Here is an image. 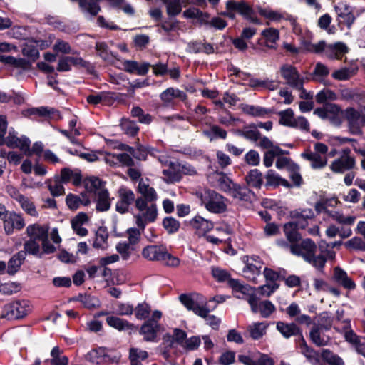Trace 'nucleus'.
<instances>
[{
    "mask_svg": "<svg viewBox=\"0 0 365 365\" xmlns=\"http://www.w3.org/2000/svg\"><path fill=\"white\" fill-rule=\"evenodd\" d=\"M6 130V117L0 115V146L6 145L10 148H19L26 155L31 156L30 140L24 135L18 137L17 133L13 128L9 129L8 135L5 137Z\"/></svg>",
    "mask_w": 365,
    "mask_h": 365,
    "instance_id": "nucleus-1",
    "label": "nucleus"
},
{
    "mask_svg": "<svg viewBox=\"0 0 365 365\" xmlns=\"http://www.w3.org/2000/svg\"><path fill=\"white\" fill-rule=\"evenodd\" d=\"M195 195L200 205L211 213L221 214L227 210V200L215 190L205 189L196 192Z\"/></svg>",
    "mask_w": 365,
    "mask_h": 365,
    "instance_id": "nucleus-2",
    "label": "nucleus"
},
{
    "mask_svg": "<svg viewBox=\"0 0 365 365\" xmlns=\"http://www.w3.org/2000/svg\"><path fill=\"white\" fill-rule=\"evenodd\" d=\"M145 201L143 199L135 200V207L138 213L134 217L137 226L142 230L145 229L147 223L155 222L158 215L156 205Z\"/></svg>",
    "mask_w": 365,
    "mask_h": 365,
    "instance_id": "nucleus-3",
    "label": "nucleus"
},
{
    "mask_svg": "<svg viewBox=\"0 0 365 365\" xmlns=\"http://www.w3.org/2000/svg\"><path fill=\"white\" fill-rule=\"evenodd\" d=\"M31 311V304L26 299H18L4 306L1 318L9 320L19 319L28 315Z\"/></svg>",
    "mask_w": 365,
    "mask_h": 365,
    "instance_id": "nucleus-4",
    "label": "nucleus"
},
{
    "mask_svg": "<svg viewBox=\"0 0 365 365\" xmlns=\"http://www.w3.org/2000/svg\"><path fill=\"white\" fill-rule=\"evenodd\" d=\"M243 261L246 262L242 269L244 277L249 281L257 284V279L261 275L263 262L256 255L245 256Z\"/></svg>",
    "mask_w": 365,
    "mask_h": 365,
    "instance_id": "nucleus-5",
    "label": "nucleus"
},
{
    "mask_svg": "<svg viewBox=\"0 0 365 365\" xmlns=\"http://www.w3.org/2000/svg\"><path fill=\"white\" fill-rule=\"evenodd\" d=\"M341 107L334 103H326L322 108H317L314 110V114L323 120H328L335 125L341 123V116L343 115Z\"/></svg>",
    "mask_w": 365,
    "mask_h": 365,
    "instance_id": "nucleus-6",
    "label": "nucleus"
},
{
    "mask_svg": "<svg viewBox=\"0 0 365 365\" xmlns=\"http://www.w3.org/2000/svg\"><path fill=\"white\" fill-rule=\"evenodd\" d=\"M162 317V312L159 310L153 312L151 318L148 319L141 326L140 334L143 336L144 340L147 341H153L159 329L158 321Z\"/></svg>",
    "mask_w": 365,
    "mask_h": 365,
    "instance_id": "nucleus-7",
    "label": "nucleus"
},
{
    "mask_svg": "<svg viewBox=\"0 0 365 365\" xmlns=\"http://www.w3.org/2000/svg\"><path fill=\"white\" fill-rule=\"evenodd\" d=\"M343 115L348 123L349 131L352 134H361V127L365 124V116L362 113L350 107L344 110Z\"/></svg>",
    "mask_w": 365,
    "mask_h": 365,
    "instance_id": "nucleus-8",
    "label": "nucleus"
},
{
    "mask_svg": "<svg viewBox=\"0 0 365 365\" xmlns=\"http://www.w3.org/2000/svg\"><path fill=\"white\" fill-rule=\"evenodd\" d=\"M199 294H181L179 297L181 303L188 309L200 317L206 316L209 310L203 305L205 301Z\"/></svg>",
    "mask_w": 365,
    "mask_h": 365,
    "instance_id": "nucleus-9",
    "label": "nucleus"
},
{
    "mask_svg": "<svg viewBox=\"0 0 365 365\" xmlns=\"http://www.w3.org/2000/svg\"><path fill=\"white\" fill-rule=\"evenodd\" d=\"M6 191L9 196L20 205L22 210L26 214L32 217H38V212L34 202L29 197L20 193V192L13 186H8Z\"/></svg>",
    "mask_w": 365,
    "mask_h": 365,
    "instance_id": "nucleus-10",
    "label": "nucleus"
},
{
    "mask_svg": "<svg viewBox=\"0 0 365 365\" xmlns=\"http://www.w3.org/2000/svg\"><path fill=\"white\" fill-rule=\"evenodd\" d=\"M118 200L115 205V210L119 213L123 214L129 210V207L135 202L133 191L125 186H121L118 190Z\"/></svg>",
    "mask_w": 365,
    "mask_h": 365,
    "instance_id": "nucleus-11",
    "label": "nucleus"
},
{
    "mask_svg": "<svg viewBox=\"0 0 365 365\" xmlns=\"http://www.w3.org/2000/svg\"><path fill=\"white\" fill-rule=\"evenodd\" d=\"M316 250L315 243L310 239H306L300 244L290 245V252L293 255L302 256L305 261L311 259V257L315 253Z\"/></svg>",
    "mask_w": 365,
    "mask_h": 365,
    "instance_id": "nucleus-12",
    "label": "nucleus"
},
{
    "mask_svg": "<svg viewBox=\"0 0 365 365\" xmlns=\"http://www.w3.org/2000/svg\"><path fill=\"white\" fill-rule=\"evenodd\" d=\"M281 76L285 80L286 83L292 88L301 87L302 81L304 80L300 76L297 68L289 64H284L279 68Z\"/></svg>",
    "mask_w": 365,
    "mask_h": 365,
    "instance_id": "nucleus-13",
    "label": "nucleus"
},
{
    "mask_svg": "<svg viewBox=\"0 0 365 365\" xmlns=\"http://www.w3.org/2000/svg\"><path fill=\"white\" fill-rule=\"evenodd\" d=\"M298 228L304 229L314 219V211L310 208H299L290 212Z\"/></svg>",
    "mask_w": 365,
    "mask_h": 365,
    "instance_id": "nucleus-14",
    "label": "nucleus"
},
{
    "mask_svg": "<svg viewBox=\"0 0 365 365\" xmlns=\"http://www.w3.org/2000/svg\"><path fill=\"white\" fill-rule=\"evenodd\" d=\"M257 11L265 19L268 21L267 24H269V22H281L282 20H287L292 22H294V19L290 15H289L285 11H282L279 10H273L269 7L262 8L261 6L257 7Z\"/></svg>",
    "mask_w": 365,
    "mask_h": 365,
    "instance_id": "nucleus-15",
    "label": "nucleus"
},
{
    "mask_svg": "<svg viewBox=\"0 0 365 365\" xmlns=\"http://www.w3.org/2000/svg\"><path fill=\"white\" fill-rule=\"evenodd\" d=\"M226 7L227 10H236L245 18L250 20L251 22L256 24H260L261 21L253 16L254 12L250 6H249L244 1L236 2L233 1H229L226 3Z\"/></svg>",
    "mask_w": 365,
    "mask_h": 365,
    "instance_id": "nucleus-16",
    "label": "nucleus"
},
{
    "mask_svg": "<svg viewBox=\"0 0 365 365\" xmlns=\"http://www.w3.org/2000/svg\"><path fill=\"white\" fill-rule=\"evenodd\" d=\"M24 225L23 217L15 212L7 213L4 217V227L7 235L11 234L14 229H22Z\"/></svg>",
    "mask_w": 365,
    "mask_h": 365,
    "instance_id": "nucleus-17",
    "label": "nucleus"
},
{
    "mask_svg": "<svg viewBox=\"0 0 365 365\" xmlns=\"http://www.w3.org/2000/svg\"><path fill=\"white\" fill-rule=\"evenodd\" d=\"M349 51L346 44L337 42L333 44H326L324 47L325 56L329 59H341Z\"/></svg>",
    "mask_w": 365,
    "mask_h": 365,
    "instance_id": "nucleus-18",
    "label": "nucleus"
},
{
    "mask_svg": "<svg viewBox=\"0 0 365 365\" xmlns=\"http://www.w3.org/2000/svg\"><path fill=\"white\" fill-rule=\"evenodd\" d=\"M160 98L165 106H169L174 103L175 99L185 101L187 98V95L185 92L178 88L170 87L162 92L160 95Z\"/></svg>",
    "mask_w": 365,
    "mask_h": 365,
    "instance_id": "nucleus-19",
    "label": "nucleus"
},
{
    "mask_svg": "<svg viewBox=\"0 0 365 365\" xmlns=\"http://www.w3.org/2000/svg\"><path fill=\"white\" fill-rule=\"evenodd\" d=\"M66 203L70 210H76L81 205H90L91 199L87 192H81L80 195L68 194L66 197Z\"/></svg>",
    "mask_w": 365,
    "mask_h": 365,
    "instance_id": "nucleus-20",
    "label": "nucleus"
},
{
    "mask_svg": "<svg viewBox=\"0 0 365 365\" xmlns=\"http://www.w3.org/2000/svg\"><path fill=\"white\" fill-rule=\"evenodd\" d=\"M165 251L163 245H148L143 248L142 255L148 260L161 262Z\"/></svg>",
    "mask_w": 365,
    "mask_h": 365,
    "instance_id": "nucleus-21",
    "label": "nucleus"
},
{
    "mask_svg": "<svg viewBox=\"0 0 365 365\" xmlns=\"http://www.w3.org/2000/svg\"><path fill=\"white\" fill-rule=\"evenodd\" d=\"M164 180L167 182H174L180 180L182 175L180 165L177 162H169L168 168L163 170Z\"/></svg>",
    "mask_w": 365,
    "mask_h": 365,
    "instance_id": "nucleus-22",
    "label": "nucleus"
},
{
    "mask_svg": "<svg viewBox=\"0 0 365 365\" xmlns=\"http://www.w3.org/2000/svg\"><path fill=\"white\" fill-rule=\"evenodd\" d=\"M138 192L141 195V197L137 199L145 200L146 202L153 203L157 199V193L154 188L149 185L148 180L140 179L139 180Z\"/></svg>",
    "mask_w": 365,
    "mask_h": 365,
    "instance_id": "nucleus-23",
    "label": "nucleus"
},
{
    "mask_svg": "<svg viewBox=\"0 0 365 365\" xmlns=\"http://www.w3.org/2000/svg\"><path fill=\"white\" fill-rule=\"evenodd\" d=\"M123 69L130 73H136L139 76H145L148 73L151 65L149 63L143 62L139 64L135 61H125L123 63Z\"/></svg>",
    "mask_w": 365,
    "mask_h": 365,
    "instance_id": "nucleus-24",
    "label": "nucleus"
},
{
    "mask_svg": "<svg viewBox=\"0 0 365 365\" xmlns=\"http://www.w3.org/2000/svg\"><path fill=\"white\" fill-rule=\"evenodd\" d=\"M279 83V81L269 78L259 79L252 78L249 80L248 86L254 89L263 88L273 91L278 89Z\"/></svg>",
    "mask_w": 365,
    "mask_h": 365,
    "instance_id": "nucleus-25",
    "label": "nucleus"
},
{
    "mask_svg": "<svg viewBox=\"0 0 365 365\" xmlns=\"http://www.w3.org/2000/svg\"><path fill=\"white\" fill-rule=\"evenodd\" d=\"M334 279L346 289L352 290L356 288L354 282L348 276L344 270L338 267L334 269Z\"/></svg>",
    "mask_w": 365,
    "mask_h": 365,
    "instance_id": "nucleus-26",
    "label": "nucleus"
},
{
    "mask_svg": "<svg viewBox=\"0 0 365 365\" xmlns=\"http://www.w3.org/2000/svg\"><path fill=\"white\" fill-rule=\"evenodd\" d=\"M297 346L299 349L300 353L304 355L309 361L313 364L319 362L318 353L307 344L303 336L299 338Z\"/></svg>",
    "mask_w": 365,
    "mask_h": 365,
    "instance_id": "nucleus-27",
    "label": "nucleus"
},
{
    "mask_svg": "<svg viewBox=\"0 0 365 365\" xmlns=\"http://www.w3.org/2000/svg\"><path fill=\"white\" fill-rule=\"evenodd\" d=\"M324 328L314 324L310 330L309 338L313 344L317 346H327L330 341V338L323 334L322 329Z\"/></svg>",
    "mask_w": 365,
    "mask_h": 365,
    "instance_id": "nucleus-28",
    "label": "nucleus"
},
{
    "mask_svg": "<svg viewBox=\"0 0 365 365\" xmlns=\"http://www.w3.org/2000/svg\"><path fill=\"white\" fill-rule=\"evenodd\" d=\"M277 331L285 338L289 339L294 336H302L300 329L294 323L277 322Z\"/></svg>",
    "mask_w": 365,
    "mask_h": 365,
    "instance_id": "nucleus-29",
    "label": "nucleus"
},
{
    "mask_svg": "<svg viewBox=\"0 0 365 365\" xmlns=\"http://www.w3.org/2000/svg\"><path fill=\"white\" fill-rule=\"evenodd\" d=\"M88 216L85 212H79L71 220V227L73 231L78 235L84 237L88 234V230L83 225L88 221Z\"/></svg>",
    "mask_w": 365,
    "mask_h": 365,
    "instance_id": "nucleus-30",
    "label": "nucleus"
},
{
    "mask_svg": "<svg viewBox=\"0 0 365 365\" xmlns=\"http://www.w3.org/2000/svg\"><path fill=\"white\" fill-rule=\"evenodd\" d=\"M302 157L309 161L311 167L314 169H320L324 168L327 163L326 155H322L319 153L306 151L301 154Z\"/></svg>",
    "mask_w": 365,
    "mask_h": 365,
    "instance_id": "nucleus-31",
    "label": "nucleus"
},
{
    "mask_svg": "<svg viewBox=\"0 0 365 365\" xmlns=\"http://www.w3.org/2000/svg\"><path fill=\"white\" fill-rule=\"evenodd\" d=\"M355 165V160L344 159L339 157L331 162L329 168L334 173H343L346 170L354 168Z\"/></svg>",
    "mask_w": 365,
    "mask_h": 365,
    "instance_id": "nucleus-32",
    "label": "nucleus"
},
{
    "mask_svg": "<svg viewBox=\"0 0 365 365\" xmlns=\"http://www.w3.org/2000/svg\"><path fill=\"white\" fill-rule=\"evenodd\" d=\"M48 226L35 223L26 227V234L31 239L42 240L48 234Z\"/></svg>",
    "mask_w": 365,
    "mask_h": 365,
    "instance_id": "nucleus-33",
    "label": "nucleus"
},
{
    "mask_svg": "<svg viewBox=\"0 0 365 365\" xmlns=\"http://www.w3.org/2000/svg\"><path fill=\"white\" fill-rule=\"evenodd\" d=\"M261 35L264 38V45L271 49H276L277 41L279 39V31L274 28H268L264 29Z\"/></svg>",
    "mask_w": 365,
    "mask_h": 365,
    "instance_id": "nucleus-34",
    "label": "nucleus"
},
{
    "mask_svg": "<svg viewBox=\"0 0 365 365\" xmlns=\"http://www.w3.org/2000/svg\"><path fill=\"white\" fill-rule=\"evenodd\" d=\"M192 227L197 230L199 235H204L213 229V223L201 216H195L190 221Z\"/></svg>",
    "mask_w": 365,
    "mask_h": 365,
    "instance_id": "nucleus-35",
    "label": "nucleus"
},
{
    "mask_svg": "<svg viewBox=\"0 0 365 365\" xmlns=\"http://www.w3.org/2000/svg\"><path fill=\"white\" fill-rule=\"evenodd\" d=\"M86 359L91 363L102 364L109 361L110 358L106 355L103 348L93 349L87 353Z\"/></svg>",
    "mask_w": 365,
    "mask_h": 365,
    "instance_id": "nucleus-36",
    "label": "nucleus"
},
{
    "mask_svg": "<svg viewBox=\"0 0 365 365\" xmlns=\"http://www.w3.org/2000/svg\"><path fill=\"white\" fill-rule=\"evenodd\" d=\"M183 16L187 19H196L201 25L209 26V14L204 13L197 8H190L183 12Z\"/></svg>",
    "mask_w": 365,
    "mask_h": 365,
    "instance_id": "nucleus-37",
    "label": "nucleus"
},
{
    "mask_svg": "<svg viewBox=\"0 0 365 365\" xmlns=\"http://www.w3.org/2000/svg\"><path fill=\"white\" fill-rule=\"evenodd\" d=\"M268 326L267 322H254L247 327V331L252 339L258 340L265 335Z\"/></svg>",
    "mask_w": 365,
    "mask_h": 365,
    "instance_id": "nucleus-38",
    "label": "nucleus"
},
{
    "mask_svg": "<svg viewBox=\"0 0 365 365\" xmlns=\"http://www.w3.org/2000/svg\"><path fill=\"white\" fill-rule=\"evenodd\" d=\"M107 324L119 331L133 330L135 326L127 320L115 316H108L106 318Z\"/></svg>",
    "mask_w": 365,
    "mask_h": 365,
    "instance_id": "nucleus-39",
    "label": "nucleus"
},
{
    "mask_svg": "<svg viewBox=\"0 0 365 365\" xmlns=\"http://www.w3.org/2000/svg\"><path fill=\"white\" fill-rule=\"evenodd\" d=\"M242 289L243 290L241 296H243V299H247L252 312L257 313L258 308L257 297L255 294V288H253L248 284H244Z\"/></svg>",
    "mask_w": 365,
    "mask_h": 365,
    "instance_id": "nucleus-40",
    "label": "nucleus"
},
{
    "mask_svg": "<svg viewBox=\"0 0 365 365\" xmlns=\"http://www.w3.org/2000/svg\"><path fill=\"white\" fill-rule=\"evenodd\" d=\"M344 326L340 328L338 327L334 329L338 332H344V336L345 340L350 343L353 346L360 340L359 336H357L352 329H350V321L344 320L343 322Z\"/></svg>",
    "mask_w": 365,
    "mask_h": 365,
    "instance_id": "nucleus-41",
    "label": "nucleus"
},
{
    "mask_svg": "<svg viewBox=\"0 0 365 365\" xmlns=\"http://www.w3.org/2000/svg\"><path fill=\"white\" fill-rule=\"evenodd\" d=\"M245 180L248 186L259 188L263 184L262 174L259 170L252 169L246 175Z\"/></svg>",
    "mask_w": 365,
    "mask_h": 365,
    "instance_id": "nucleus-42",
    "label": "nucleus"
},
{
    "mask_svg": "<svg viewBox=\"0 0 365 365\" xmlns=\"http://www.w3.org/2000/svg\"><path fill=\"white\" fill-rule=\"evenodd\" d=\"M22 54L32 62L36 61L39 58L37 43L32 41L26 42L22 48Z\"/></svg>",
    "mask_w": 365,
    "mask_h": 365,
    "instance_id": "nucleus-43",
    "label": "nucleus"
},
{
    "mask_svg": "<svg viewBox=\"0 0 365 365\" xmlns=\"http://www.w3.org/2000/svg\"><path fill=\"white\" fill-rule=\"evenodd\" d=\"M96 210L99 212H105L109 210L110 207V198L108 190L100 191L96 194Z\"/></svg>",
    "mask_w": 365,
    "mask_h": 365,
    "instance_id": "nucleus-44",
    "label": "nucleus"
},
{
    "mask_svg": "<svg viewBox=\"0 0 365 365\" xmlns=\"http://www.w3.org/2000/svg\"><path fill=\"white\" fill-rule=\"evenodd\" d=\"M266 185L277 187L282 185L284 187H289V184L285 179L282 178L273 170H269L265 175Z\"/></svg>",
    "mask_w": 365,
    "mask_h": 365,
    "instance_id": "nucleus-45",
    "label": "nucleus"
},
{
    "mask_svg": "<svg viewBox=\"0 0 365 365\" xmlns=\"http://www.w3.org/2000/svg\"><path fill=\"white\" fill-rule=\"evenodd\" d=\"M229 194L234 198L247 201L249 200L250 190L245 187H241L237 183H233L229 190Z\"/></svg>",
    "mask_w": 365,
    "mask_h": 365,
    "instance_id": "nucleus-46",
    "label": "nucleus"
},
{
    "mask_svg": "<svg viewBox=\"0 0 365 365\" xmlns=\"http://www.w3.org/2000/svg\"><path fill=\"white\" fill-rule=\"evenodd\" d=\"M298 227L294 222H288L284 225V232L288 241L292 244L298 242L301 236L297 232Z\"/></svg>",
    "mask_w": 365,
    "mask_h": 365,
    "instance_id": "nucleus-47",
    "label": "nucleus"
},
{
    "mask_svg": "<svg viewBox=\"0 0 365 365\" xmlns=\"http://www.w3.org/2000/svg\"><path fill=\"white\" fill-rule=\"evenodd\" d=\"M85 187L88 192H94L96 195L101 190H106L105 182L96 177L88 178L85 182Z\"/></svg>",
    "mask_w": 365,
    "mask_h": 365,
    "instance_id": "nucleus-48",
    "label": "nucleus"
},
{
    "mask_svg": "<svg viewBox=\"0 0 365 365\" xmlns=\"http://www.w3.org/2000/svg\"><path fill=\"white\" fill-rule=\"evenodd\" d=\"M148 357L146 351L138 348H130L129 351V359L130 365H141V362Z\"/></svg>",
    "mask_w": 365,
    "mask_h": 365,
    "instance_id": "nucleus-49",
    "label": "nucleus"
},
{
    "mask_svg": "<svg viewBox=\"0 0 365 365\" xmlns=\"http://www.w3.org/2000/svg\"><path fill=\"white\" fill-rule=\"evenodd\" d=\"M210 178L216 180L217 182L215 185L218 186L222 190L227 192L234 183L233 181L222 173H214L212 176H210Z\"/></svg>",
    "mask_w": 365,
    "mask_h": 365,
    "instance_id": "nucleus-50",
    "label": "nucleus"
},
{
    "mask_svg": "<svg viewBox=\"0 0 365 365\" xmlns=\"http://www.w3.org/2000/svg\"><path fill=\"white\" fill-rule=\"evenodd\" d=\"M24 251H22L26 254L36 256L38 257H42V253H41V247L39 243L35 239H29L26 241L24 245Z\"/></svg>",
    "mask_w": 365,
    "mask_h": 365,
    "instance_id": "nucleus-51",
    "label": "nucleus"
},
{
    "mask_svg": "<svg viewBox=\"0 0 365 365\" xmlns=\"http://www.w3.org/2000/svg\"><path fill=\"white\" fill-rule=\"evenodd\" d=\"M24 259L25 253H24L22 251H20L14 255L8 262V272L11 274L16 273Z\"/></svg>",
    "mask_w": 365,
    "mask_h": 365,
    "instance_id": "nucleus-52",
    "label": "nucleus"
},
{
    "mask_svg": "<svg viewBox=\"0 0 365 365\" xmlns=\"http://www.w3.org/2000/svg\"><path fill=\"white\" fill-rule=\"evenodd\" d=\"M241 108L245 113L255 117H262L269 113L266 108L258 106L242 104Z\"/></svg>",
    "mask_w": 365,
    "mask_h": 365,
    "instance_id": "nucleus-53",
    "label": "nucleus"
},
{
    "mask_svg": "<svg viewBox=\"0 0 365 365\" xmlns=\"http://www.w3.org/2000/svg\"><path fill=\"white\" fill-rule=\"evenodd\" d=\"M116 250L123 260H128L135 252V247L127 242H120L117 244Z\"/></svg>",
    "mask_w": 365,
    "mask_h": 365,
    "instance_id": "nucleus-54",
    "label": "nucleus"
},
{
    "mask_svg": "<svg viewBox=\"0 0 365 365\" xmlns=\"http://www.w3.org/2000/svg\"><path fill=\"white\" fill-rule=\"evenodd\" d=\"M60 180L63 183H67L72 180L74 185H78L81 181V175L74 173L71 169L66 168L61 171Z\"/></svg>",
    "mask_w": 365,
    "mask_h": 365,
    "instance_id": "nucleus-55",
    "label": "nucleus"
},
{
    "mask_svg": "<svg viewBox=\"0 0 365 365\" xmlns=\"http://www.w3.org/2000/svg\"><path fill=\"white\" fill-rule=\"evenodd\" d=\"M63 351L58 347L55 346L51 351V363L53 365H66L68 359L66 356L62 354Z\"/></svg>",
    "mask_w": 365,
    "mask_h": 365,
    "instance_id": "nucleus-56",
    "label": "nucleus"
},
{
    "mask_svg": "<svg viewBox=\"0 0 365 365\" xmlns=\"http://www.w3.org/2000/svg\"><path fill=\"white\" fill-rule=\"evenodd\" d=\"M318 103H323L325 101H334L339 99L338 95L333 91L325 88L319 91L315 96Z\"/></svg>",
    "mask_w": 365,
    "mask_h": 365,
    "instance_id": "nucleus-57",
    "label": "nucleus"
},
{
    "mask_svg": "<svg viewBox=\"0 0 365 365\" xmlns=\"http://www.w3.org/2000/svg\"><path fill=\"white\" fill-rule=\"evenodd\" d=\"M278 115L279 116V123L281 125L292 128L295 118L292 109L287 108L284 110L279 112Z\"/></svg>",
    "mask_w": 365,
    "mask_h": 365,
    "instance_id": "nucleus-58",
    "label": "nucleus"
},
{
    "mask_svg": "<svg viewBox=\"0 0 365 365\" xmlns=\"http://www.w3.org/2000/svg\"><path fill=\"white\" fill-rule=\"evenodd\" d=\"M322 358L329 365H344L343 359L328 349H324L321 354Z\"/></svg>",
    "mask_w": 365,
    "mask_h": 365,
    "instance_id": "nucleus-59",
    "label": "nucleus"
},
{
    "mask_svg": "<svg viewBox=\"0 0 365 365\" xmlns=\"http://www.w3.org/2000/svg\"><path fill=\"white\" fill-rule=\"evenodd\" d=\"M134 312L135 317L139 320H143L148 317L151 312V307L145 302L139 303L134 308Z\"/></svg>",
    "mask_w": 365,
    "mask_h": 365,
    "instance_id": "nucleus-60",
    "label": "nucleus"
},
{
    "mask_svg": "<svg viewBox=\"0 0 365 365\" xmlns=\"http://www.w3.org/2000/svg\"><path fill=\"white\" fill-rule=\"evenodd\" d=\"M163 2L167 9V13L170 16H176L182 10L180 0H160Z\"/></svg>",
    "mask_w": 365,
    "mask_h": 365,
    "instance_id": "nucleus-61",
    "label": "nucleus"
},
{
    "mask_svg": "<svg viewBox=\"0 0 365 365\" xmlns=\"http://www.w3.org/2000/svg\"><path fill=\"white\" fill-rule=\"evenodd\" d=\"M257 308L258 311L257 312H259L262 317L264 318L269 317L275 311L274 305L268 300L261 302L259 304L257 303Z\"/></svg>",
    "mask_w": 365,
    "mask_h": 365,
    "instance_id": "nucleus-62",
    "label": "nucleus"
},
{
    "mask_svg": "<svg viewBox=\"0 0 365 365\" xmlns=\"http://www.w3.org/2000/svg\"><path fill=\"white\" fill-rule=\"evenodd\" d=\"M241 135L246 139L252 141H257L260 137V133L255 125H250L245 127L242 131Z\"/></svg>",
    "mask_w": 365,
    "mask_h": 365,
    "instance_id": "nucleus-63",
    "label": "nucleus"
},
{
    "mask_svg": "<svg viewBox=\"0 0 365 365\" xmlns=\"http://www.w3.org/2000/svg\"><path fill=\"white\" fill-rule=\"evenodd\" d=\"M180 222L172 217H165L163 221V227L169 234L176 232L180 228Z\"/></svg>",
    "mask_w": 365,
    "mask_h": 365,
    "instance_id": "nucleus-64",
    "label": "nucleus"
}]
</instances>
